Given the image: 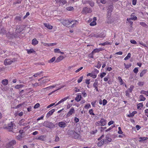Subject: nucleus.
<instances>
[{
  "instance_id": "f257e3e1",
  "label": "nucleus",
  "mask_w": 148,
  "mask_h": 148,
  "mask_svg": "<svg viewBox=\"0 0 148 148\" xmlns=\"http://www.w3.org/2000/svg\"><path fill=\"white\" fill-rule=\"evenodd\" d=\"M106 124V121L104 119L102 118L100 121H98L95 123L96 126H104Z\"/></svg>"
},
{
  "instance_id": "f03ea898",
  "label": "nucleus",
  "mask_w": 148,
  "mask_h": 148,
  "mask_svg": "<svg viewBox=\"0 0 148 148\" xmlns=\"http://www.w3.org/2000/svg\"><path fill=\"white\" fill-rule=\"evenodd\" d=\"M94 72L95 73H88L86 75L87 76H90L94 79L96 78L97 77V74L99 73V71L96 69H94Z\"/></svg>"
},
{
  "instance_id": "7ed1b4c3",
  "label": "nucleus",
  "mask_w": 148,
  "mask_h": 148,
  "mask_svg": "<svg viewBox=\"0 0 148 148\" xmlns=\"http://www.w3.org/2000/svg\"><path fill=\"white\" fill-rule=\"evenodd\" d=\"M92 12V10L91 8H88L86 7L83 8L82 13L83 14H86L88 13H90Z\"/></svg>"
},
{
  "instance_id": "20e7f679",
  "label": "nucleus",
  "mask_w": 148,
  "mask_h": 148,
  "mask_svg": "<svg viewBox=\"0 0 148 148\" xmlns=\"http://www.w3.org/2000/svg\"><path fill=\"white\" fill-rule=\"evenodd\" d=\"M56 3H59L60 5L63 6L67 3L66 0H55Z\"/></svg>"
},
{
  "instance_id": "39448f33",
  "label": "nucleus",
  "mask_w": 148,
  "mask_h": 148,
  "mask_svg": "<svg viewBox=\"0 0 148 148\" xmlns=\"http://www.w3.org/2000/svg\"><path fill=\"white\" fill-rule=\"evenodd\" d=\"M75 110L74 108L73 107H72L70 110L67 113L66 116L67 117H69L71 115H72L73 114L75 113Z\"/></svg>"
},
{
  "instance_id": "423d86ee",
  "label": "nucleus",
  "mask_w": 148,
  "mask_h": 148,
  "mask_svg": "<svg viewBox=\"0 0 148 148\" xmlns=\"http://www.w3.org/2000/svg\"><path fill=\"white\" fill-rule=\"evenodd\" d=\"M61 23L64 26H67L70 24L71 22L70 21L66 20H63L61 22Z\"/></svg>"
},
{
  "instance_id": "0eeeda50",
  "label": "nucleus",
  "mask_w": 148,
  "mask_h": 148,
  "mask_svg": "<svg viewBox=\"0 0 148 148\" xmlns=\"http://www.w3.org/2000/svg\"><path fill=\"white\" fill-rule=\"evenodd\" d=\"M13 61L10 59H6L4 62V64L5 65H10L12 64Z\"/></svg>"
},
{
  "instance_id": "6e6552de",
  "label": "nucleus",
  "mask_w": 148,
  "mask_h": 148,
  "mask_svg": "<svg viewBox=\"0 0 148 148\" xmlns=\"http://www.w3.org/2000/svg\"><path fill=\"white\" fill-rule=\"evenodd\" d=\"M13 123L12 122H11L10 123H9L7 126H6L5 127L9 131H12L13 128Z\"/></svg>"
},
{
  "instance_id": "1a4fd4ad",
  "label": "nucleus",
  "mask_w": 148,
  "mask_h": 148,
  "mask_svg": "<svg viewBox=\"0 0 148 148\" xmlns=\"http://www.w3.org/2000/svg\"><path fill=\"white\" fill-rule=\"evenodd\" d=\"M19 123L20 126H26L27 125V123L25 122V120L23 119L20 120Z\"/></svg>"
},
{
  "instance_id": "9d476101",
  "label": "nucleus",
  "mask_w": 148,
  "mask_h": 148,
  "mask_svg": "<svg viewBox=\"0 0 148 148\" xmlns=\"http://www.w3.org/2000/svg\"><path fill=\"white\" fill-rule=\"evenodd\" d=\"M16 144V141L14 140H12L8 143L6 145V146L7 147H12L13 145Z\"/></svg>"
},
{
  "instance_id": "9b49d317",
  "label": "nucleus",
  "mask_w": 148,
  "mask_h": 148,
  "mask_svg": "<svg viewBox=\"0 0 148 148\" xmlns=\"http://www.w3.org/2000/svg\"><path fill=\"white\" fill-rule=\"evenodd\" d=\"M59 126L61 128H64L66 126V123L63 121H61L58 123Z\"/></svg>"
},
{
  "instance_id": "f8f14e48",
  "label": "nucleus",
  "mask_w": 148,
  "mask_h": 148,
  "mask_svg": "<svg viewBox=\"0 0 148 148\" xmlns=\"http://www.w3.org/2000/svg\"><path fill=\"white\" fill-rule=\"evenodd\" d=\"M55 111V109H53L49 111L47 114L46 117H49L51 115H52Z\"/></svg>"
},
{
  "instance_id": "ddd939ff",
  "label": "nucleus",
  "mask_w": 148,
  "mask_h": 148,
  "mask_svg": "<svg viewBox=\"0 0 148 148\" xmlns=\"http://www.w3.org/2000/svg\"><path fill=\"white\" fill-rule=\"evenodd\" d=\"M106 140H105L104 139L103 140H101L97 144V145L98 147H100L104 143H106Z\"/></svg>"
},
{
  "instance_id": "4468645a",
  "label": "nucleus",
  "mask_w": 148,
  "mask_h": 148,
  "mask_svg": "<svg viewBox=\"0 0 148 148\" xmlns=\"http://www.w3.org/2000/svg\"><path fill=\"white\" fill-rule=\"evenodd\" d=\"M64 57L63 56H60L58 57L57 58L55 62H60L64 58Z\"/></svg>"
},
{
  "instance_id": "2eb2a0df",
  "label": "nucleus",
  "mask_w": 148,
  "mask_h": 148,
  "mask_svg": "<svg viewBox=\"0 0 148 148\" xmlns=\"http://www.w3.org/2000/svg\"><path fill=\"white\" fill-rule=\"evenodd\" d=\"M46 126L48 128H51L54 126V125L52 123L47 122Z\"/></svg>"
},
{
  "instance_id": "dca6fc26",
  "label": "nucleus",
  "mask_w": 148,
  "mask_h": 148,
  "mask_svg": "<svg viewBox=\"0 0 148 148\" xmlns=\"http://www.w3.org/2000/svg\"><path fill=\"white\" fill-rule=\"evenodd\" d=\"M44 25L46 27L49 29H51L53 28V26L49 23H44Z\"/></svg>"
},
{
  "instance_id": "f3484780",
  "label": "nucleus",
  "mask_w": 148,
  "mask_h": 148,
  "mask_svg": "<svg viewBox=\"0 0 148 148\" xmlns=\"http://www.w3.org/2000/svg\"><path fill=\"white\" fill-rule=\"evenodd\" d=\"M69 98V97H66L65 98H64L62 99L61 100H60V101H59L55 105V106H57L60 103H61L64 102V101L66 100L67 99H68Z\"/></svg>"
},
{
  "instance_id": "a211bd4d",
  "label": "nucleus",
  "mask_w": 148,
  "mask_h": 148,
  "mask_svg": "<svg viewBox=\"0 0 148 148\" xmlns=\"http://www.w3.org/2000/svg\"><path fill=\"white\" fill-rule=\"evenodd\" d=\"M38 43V41L36 38H34L32 40V44L34 45H36Z\"/></svg>"
},
{
  "instance_id": "6ab92c4d",
  "label": "nucleus",
  "mask_w": 148,
  "mask_h": 148,
  "mask_svg": "<svg viewBox=\"0 0 148 148\" xmlns=\"http://www.w3.org/2000/svg\"><path fill=\"white\" fill-rule=\"evenodd\" d=\"M65 86H66V85H63V86H62L61 87H59L56 90H54V91H53L52 92H51L50 93H49V94H48V95H51L52 93H54V92H55L56 91H57V90H58L61 89L62 88H63V87H64Z\"/></svg>"
},
{
  "instance_id": "aec40b11",
  "label": "nucleus",
  "mask_w": 148,
  "mask_h": 148,
  "mask_svg": "<svg viewBox=\"0 0 148 148\" xmlns=\"http://www.w3.org/2000/svg\"><path fill=\"white\" fill-rule=\"evenodd\" d=\"M145 97L143 95H140L139 97V101H144L145 100Z\"/></svg>"
},
{
  "instance_id": "412c9836",
  "label": "nucleus",
  "mask_w": 148,
  "mask_h": 148,
  "mask_svg": "<svg viewBox=\"0 0 148 148\" xmlns=\"http://www.w3.org/2000/svg\"><path fill=\"white\" fill-rule=\"evenodd\" d=\"M112 44V42H109L108 41H106V42L103 43H101L99 44V45H101L102 46H105L106 45H110Z\"/></svg>"
},
{
  "instance_id": "4be33fe9",
  "label": "nucleus",
  "mask_w": 148,
  "mask_h": 148,
  "mask_svg": "<svg viewBox=\"0 0 148 148\" xmlns=\"http://www.w3.org/2000/svg\"><path fill=\"white\" fill-rule=\"evenodd\" d=\"M137 113V112L136 111H134L132 113H130V114H128L127 116L129 117H133L134 115Z\"/></svg>"
},
{
  "instance_id": "5701e85b",
  "label": "nucleus",
  "mask_w": 148,
  "mask_h": 148,
  "mask_svg": "<svg viewBox=\"0 0 148 148\" xmlns=\"http://www.w3.org/2000/svg\"><path fill=\"white\" fill-rule=\"evenodd\" d=\"M2 84L5 86L7 85L8 84V80L7 79H3L1 82Z\"/></svg>"
},
{
  "instance_id": "b1692460",
  "label": "nucleus",
  "mask_w": 148,
  "mask_h": 148,
  "mask_svg": "<svg viewBox=\"0 0 148 148\" xmlns=\"http://www.w3.org/2000/svg\"><path fill=\"white\" fill-rule=\"evenodd\" d=\"M82 96L81 95H77L75 98V100L77 102L80 101L82 99Z\"/></svg>"
},
{
  "instance_id": "393cba45",
  "label": "nucleus",
  "mask_w": 148,
  "mask_h": 148,
  "mask_svg": "<svg viewBox=\"0 0 148 148\" xmlns=\"http://www.w3.org/2000/svg\"><path fill=\"white\" fill-rule=\"evenodd\" d=\"M44 72H43L42 71H41V72H38V73H35V74H34L33 75V76L34 77H37L38 76H40V75L42 74Z\"/></svg>"
},
{
  "instance_id": "a878e982",
  "label": "nucleus",
  "mask_w": 148,
  "mask_h": 148,
  "mask_svg": "<svg viewBox=\"0 0 148 148\" xmlns=\"http://www.w3.org/2000/svg\"><path fill=\"white\" fill-rule=\"evenodd\" d=\"M93 87L95 88L97 91H99V90L98 88V82H95L93 83Z\"/></svg>"
},
{
  "instance_id": "bb28decb",
  "label": "nucleus",
  "mask_w": 148,
  "mask_h": 148,
  "mask_svg": "<svg viewBox=\"0 0 148 148\" xmlns=\"http://www.w3.org/2000/svg\"><path fill=\"white\" fill-rule=\"evenodd\" d=\"M148 139V138L147 137H140L139 138V141L140 142H143Z\"/></svg>"
},
{
  "instance_id": "cd10ccee",
  "label": "nucleus",
  "mask_w": 148,
  "mask_h": 148,
  "mask_svg": "<svg viewBox=\"0 0 148 148\" xmlns=\"http://www.w3.org/2000/svg\"><path fill=\"white\" fill-rule=\"evenodd\" d=\"M24 86V85L23 84H18L14 86V88L16 89H19L23 88Z\"/></svg>"
},
{
  "instance_id": "c85d7f7f",
  "label": "nucleus",
  "mask_w": 148,
  "mask_h": 148,
  "mask_svg": "<svg viewBox=\"0 0 148 148\" xmlns=\"http://www.w3.org/2000/svg\"><path fill=\"white\" fill-rule=\"evenodd\" d=\"M147 69H144L143 70L140 74V77H142L147 72Z\"/></svg>"
},
{
  "instance_id": "c756f323",
  "label": "nucleus",
  "mask_w": 148,
  "mask_h": 148,
  "mask_svg": "<svg viewBox=\"0 0 148 148\" xmlns=\"http://www.w3.org/2000/svg\"><path fill=\"white\" fill-rule=\"evenodd\" d=\"M54 52L55 53H59L62 54H64V53L62 52L59 49H54Z\"/></svg>"
},
{
  "instance_id": "7c9ffc66",
  "label": "nucleus",
  "mask_w": 148,
  "mask_h": 148,
  "mask_svg": "<svg viewBox=\"0 0 148 148\" xmlns=\"http://www.w3.org/2000/svg\"><path fill=\"white\" fill-rule=\"evenodd\" d=\"M140 93L141 94H144L147 96H148V92L145 91L144 90H141L140 91Z\"/></svg>"
},
{
  "instance_id": "2f4dec72",
  "label": "nucleus",
  "mask_w": 148,
  "mask_h": 148,
  "mask_svg": "<svg viewBox=\"0 0 148 148\" xmlns=\"http://www.w3.org/2000/svg\"><path fill=\"white\" fill-rule=\"evenodd\" d=\"M137 19V17L136 16H134L133 17H131L129 18H128L127 19V21H130L131 20H136Z\"/></svg>"
},
{
  "instance_id": "473e14b6",
  "label": "nucleus",
  "mask_w": 148,
  "mask_h": 148,
  "mask_svg": "<svg viewBox=\"0 0 148 148\" xmlns=\"http://www.w3.org/2000/svg\"><path fill=\"white\" fill-rule=\"evenodd\" d=\"M71 22V24L72 23V25L71 26L72 27H74L75 25H77L78 23V22L77 21H72Z\"/></svg>"
},
{
  "instance_id": "72a5a7b5",
  "label": "nucleus",
  "mask_w": 148,
  "mask_h": 148,
  "mask_svg": "<svg viewBox=\"0 0 148 148\" xmlns=\"http://www.w3.org/2000/svg\"><path fill=\"white\" fill-rule=\"evenodd\" d=\"M101 62L100 61H98L97 62V65L94 66V67H96L98 69H99L101 67Z\"/></svg>"
},
{
  "instance_id": "f704fd0d",
  "label": "nucleus",
  "mask_w": 148,
  "mask_h": 148,
  "mask_svg": "<svg viewBox=\"0 0 148 148\" xmlns=\"http://www.w3.org/2000/svg\"><path fill=\"white\" fill-rule=\"evenodd\" d=\"M106 139H104L106 140V143H108V142H111L112 140V139L111 138H110L108 136H106Z\"/></svg>"
},
{
  "instance_id": "c9c22d12",
  "label": "nucleus",
  "mask_w": 148,
  "mask_h": 148,
  "mask_svg": "<svg viewBox=\"0 0 148 148\" xmlns=\"http://www.w3.org/2000/svg\"><path fill=\"white\" fill-rule=\"evenodd\" d=\"M143 106V103H140L138 104L137 105V108L138 109H141V108H142Z\"/></svg>"
},
{
  "instance_id": "e433bc0d",
  "label": "nucleus",
  "mask_w": 148,
  "mask_h": 148,
  "mask_svg": "<svg viewBox=\"0 0 148 148\" xmlns=\"http://www.w3.org/2000/svg\"><path fill=\"white\" fill-rule=\"evenodd\" d=\"M106 73L105 72H102L100 74L99 77L101 78H102L104 77L106 75Z\"/></svg>"
},
{
  "instance_id": "4c0bfd02",
  "label": "nucleus",
  "mask_w": 148,
  "mask_h": 148,
  "mask_svg": "<svg viewBox=\"0 0 148 148\" xmlns=\"http://www.w3.org/2000/svg\"><path fill=\"white\" fill-rule=\"evenodd\" d=\"M131 54L130 53H128L127 56L124 58V60H128L130 57Z\"/></svg>"
},
{
  "instance_id": "58836bf2",
  "label": "nucleus",
  "mask_w": 148,
  "mask_h": 148,
  "mask_svg": "<svg viewBox=\"0 0 148 148\" xmlns=\"http://www.w3.org/2000/svg\"><path fill=\"white\" fill-rule=\"evenodd\" d=\"M134 88V86L133 85H131L130 86V88L127 90L130 92H132V90Z\"/></svg>"
},
{
  "instance_id": "ea45409f",
  "label": "nucleus",
  "mask_w": 148,
  "mask_h": 148,
  "mask_svg": "<svg viewBox=\"0 0 148 148\" xmlns=\"http://www.w3.org/2000/svg\"><path fill=\"white\" fill-rule=\"evenodd\" d=\"M56 58L55 57H53L48 61V62L50 63L53 62L56 60Z\"/></svg>"
},
{
  "instance_id": "a19ab883",
  "label": "nucleus",
  "mask_w": 148,
  "mask_h": 148,
  "mask_svg": "<svg viewBox=\"0 0 148 148\" xmlns=\"http://www.w3.org/2000/svg\"><path fill=\"white\" fill-rule=\"evenodd\" d=\"M118 79L120 83V84L121 85L123 84V80L122 79H121V77L120 76L118 77Z\"/></svg>"
},
{
  "instance_id": "79ce46f5",
  "label": "nucleus",
  "mask_w": 148,
  "mask_h": 148,
  "mask_svg": "<svg viewBox=\"0 0 148 148\" xmlns=\"http://www.w3.org/2000/svg\"><path fill=\"white\" fill-rule=\"evenodd\" d=\"M99 52V49H95L92 52V54H94L95 53H98Z\"/></svg>"
},
{
  "instance_id": "37998d69",
  "label": "nucleus",
  "mask_w": 148,
  "mask_h": 148,
  "mask_svg": "<svg viewBox=\"0 0 148 148\" xmlns=\"http://www.w3.org/2000/svg\"><path fill=\"white\" fill-rule=\"evenodd\" d=\"M22 137V134H19L18 135L16 136V138L18 140H20L21 139Z\"/></svg>"
},
{
  "instance_id": "c03bdc74",
  "label": "nucleus",
  "mask_w": 148,
  "mask_h": 148,
  "mask_svg": "<svg viewBox=\"0 0 148 148\" xmlns=\"http://www.w3.org/2000/svg\"><path fill=\"white\" fill-rule=\"evenodd\" d=\"M140 25L143 27H146L147 26V24H146L145 23L143 22H140Z\"/></svg>"
},
{
  "instance_id": "a18cd8bd",
  "label": "nucleus",
  "mask_w": 148,
  "mask_h": 148,
  "mask_svg": "<svg viewBox=\"0 0 148 148\" xmlns=\"http://www.w3.org/2000/svg\"><path fill=\"white\" fill-rule=\"evenodd\" d=\"M83 76H82L80 77L77 80V82L78 83H80L81 82H82V81L83 79Z\"/></svg>"
},
{
  "instance_id": "49530a36",
  "label": "nucleus",
  "mask_w": 148,
  "mask_h": 148,
  "mask_svg": "<svg viewBox=\"0 0 148 148\" xmlns=\"http://www.w3.org/2000/svg\"><path fill=\"white\" fill-rule=\"evenodd\" d=\"M37 139L43 141L44 140V136L42 135L40 136L37 138Z\"/></svg>"
},
{
  "instance_id": "de8ad7c7",
  "label": "nucleus",
  "mask_w": 148,
  "mask_h": 148,
  "mask_svg": "<svg viewBox=\"0 0 148 148\" xmlns=\"http://www.w3.org/2000/svg\"><path fill=\"white\" fill-rule=\"evenodd\" d=\"M91 107V105L90 104L88 103L86 105L84 106V108L88 109L89 108H90Z\"/></svg>"
},
{
  "instance_id": "09e8293b",
  "label": "nucleus",
  "mask_w": 148,
  "mask_h": 148,
  "mask_svg": "<svg viewBox=\"0 0 148 148\" xmlns=\"http://www.w3.org/2000/svg\"><path fill=\"white\" fill-rule=\"evenodd\" d=\"M74 137L75 138L77 139L79 138V135L78 134L75 132L74 133Z\"/></svg>"
},
{
  "instance_id": "8fccbe9b",
  "label": "nucleus",
  "mask_w": 148,
  "mask_h": 148,
  "mask_svg": "<svg viewBox=\"0 0 148 148\" xmlns=\"http://www.w3.org/2000/svg\"><path fill=\"white\" fill-rule=\"evenodd\" d=\"M66 9L68 11H71L72 10H73L74 8L72 6H70V7H67Z\"/></svg>"
},
{
  "instance_id": "3c124183",
  "label": "nucleus",
  "mask_w": 148,
  "mask_h": 148,
  "mask_svg": "<svg viewBox=\"0 0 148 148\" xmlns=\"http://www.w3.org/2000/svg\"><path fill=\"white\" fill-rule=\"evenodd\" d=\"M124 65L125 66V68L126 69L129 68L131 66V64H127L125 63L124 64Z\"/></svg>"
},
{
  "instance_id": "603ef678",
  "label": "nucleus",
  "mask_w": 148,
  "mask_h": 148,
  "mask_svg": "<svg viewBox=\"0 0 148 148\" xmlns=\"http://www.w3.org/2000/svg\"><path fill=\"white\" fill-rule=\"evenodd\" d=\"M35 52V51L33 49H30L27 50V52L28 54H30Z\"/></svg>"
},
{
  "instance_id": "864d4df0",
  "label": "nucleus",
  "mask_w": 148,
  "mask_h": 148,
  "mask_svg": "<svg viewBox=\"0 0 148 148\" xmlns=\"http://www.w3.org/2000/svg\"><path fill=\"white\" fill-rule=\"evenodd\" d=\"M74 91L75 92H78L80 91L78 87H75L74 89Z\"/></svg>"
},
{
  "instance_id": "5fc2aeb1",
  "label": "nucleus",
  "mask_w": 148,
  "mask_h": 148,
  "mask_svg": "<svg viewBox=\"0 0 148 148\" xmlns=\"http://www.w3.org/2000/svg\"><path fill=\"white\" fill-rule=\"evenodd\" d=\"M89 113L90 115H94L95 114L93 112V110L92 109H90L89 110Z\"/></svg>"
},
{
  "instance_id": "6e6d98bb",
  "label": "nucleus",
  "mask_w": 148,
  "mask_h": 148,
  "mask_svg": "<svg viewBox=\"0 0 148 148\" xmlns=\"http://www.w3.org/2000/svg\"><path fill=\"white\" fill-rule=\"evenodd\" d=\"M118 133L119 134H123V132L121 130V127H118Z\"/></svg>"
},
{
  "instance_id": "4d7b16f0",
  "label": "nucleus",
  "mask_w": 148,
  "mask_h": 148,
  "mask_svg": "<svg viewBox=\"0 0 148 148\" xmlns=\"http://www.w3.org/2000/svg\"><path fill=\"white\" fill-rule=\"evenodd\" d=\"M96 25V22L94 21H92L91 23H90V26H93L95 25Z\"/></svg>"
},
{
  "instance_id": "13d9d810",
  "label": "nucleus",
  "mask_w": 148,
  "mask_h": 148,
  "mask_svg": "<svg viewBox=\"0 0 148 148\" xmlns=\"http://www.w3.org/2000/svg\"><path fill=\"white\" fill-rule=\"evenodd\" d=\"M109 79V77L108 76H107L105 77H104L103 78V80L104 81L106 82L108 80V79Z\"/></svg>"
},
{
  "instance_id": "bf43d9fd",
  "label": "nucleus",
  "mask_w": 148,
  "mask_h": 148,
  "mask_svg": "<svg viewBox=\"0 0 148 148\" xmlns=\"http://www.w3.org/2000/svg\"><path fill=\"white\" fill-rule=\"evenodd\" d=\"M74 121L75 123H77L79 121V119L76 117H75Z\"/></svg>"
},
{
  "instance_id": "052dcab7",
  "label": "nucleus",
  "mask_w": 148,
  "mask_h": 148,
  "mask_svg": "<svg viewBox=\"0 0 148 148\" xmlns=\"http://www.w3.org/2000/svg\"><path fill=\"white\" fill-rule=\"evenodd\" d=\"M133 72L135 73H137L138 72V69L137 68H135L133 70Z\"/></svg>"
},
{
  "instance_id": "680f3d73",
  "label": "nucleus",
  "mask_w": 148,
  "mask_h": 148,
  "mask_svg": "<svg viewBox=\"0 0 148 148\" xmlns=\"http://www.w3.org/2000/svg\"><path fill=\"white\" fill-rule=\"evenodd\" d=\"M57 43H51L48 44V46L50 47L52 46H54L56 45Z\"/></svg>"
},
{
  "instance_id": "e2e57ef3",
  "label": "nucleus",
  "mask_w": 148,
  "mask_h": 148,
  "mask_svg": "<svg viewBox=\"0 0 148 148\" xmlns=\"http://www.w3.org/2000/svg\"><path fill=\"white\" fill-rule=\"evenodd\" d=\"M107 101L106 99H104L103 100L102 104L103 106L107 104Z\"/></svg>"
},
{
  "instance_id": "0e129e2a",
  "label": "nucleus",
  "mask_w": 148,
  "mask_h": 148,
  "mask_svg": "<svg viewBox=\"0 0 148 148\" xmlns=\"http://www.w3.org/2000/svg\"><path fill=\"white\" fill-rule=\"evenodd\" d=\"M40 104L39 103H36L34 106V108L35 109L37 108L40 106Z\"/></svg>"
},
{
  "instance_id": "69168bd1",
  "label": "nucleus",
  "mask_w": 148,
  "mask_h": 148,
  "mask_svg": "<svg viewBox=\"0 0 148 148\" xmlns=\"http://www.w3.org/2000/svg\"><path fill=\"white\" fill-rule=\"evenodd\" d=\"M89 3L90 5L92 7H93L94 6V3L92 1L89 2Z\"/></svg>"
},
{
  "instance_id": "338daca9",
  "label": "nucleus",
  "mask_w": 148,
  "mask_h": 148,
  "mask_svg": "<svg viewBox=\"0 0 148 148\" xmlns=\"http://www.w3.org/2000/svg\"><path fill=\"white\" fill-rule=\"evenodd\" d=\"M90 79H86L85 80V83L86 84L89 85L90 84Z\"/></svg>"
},
{
  "instance_id": "774afa93",
  "label": "nucleus",
  "mask_w": 148,
  "mask_h": 148,
  "mask_svg": "<svg viewBox=\"0 0 148 148\" xmlns=\"http://www.w3.org/2000/svg\"><path fill=\"white\" fill-rule=\"evenodd\" d=\"M145 115L148 117V109H146L145 110Z\"/></svg>"
}]
</instances>
